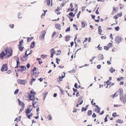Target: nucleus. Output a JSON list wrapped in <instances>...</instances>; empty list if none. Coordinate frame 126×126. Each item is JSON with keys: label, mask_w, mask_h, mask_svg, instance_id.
Instances as JSON below:
<instances>
[{"label": "nucleus", "mask_w": 126, "mask_h": 126, "mask_svg": "<svg viewBox=\"0 0 126 126\" xmlns=\"http://www.w3.org/2000/svg\"><path fill=\"white\" fill-rule=\"evenodd\" d=\"M103 58V56L102 54H100L98 57V59L99 60H102Z\"/></svg>", "instance_id": "a211bd4d"}, {"label": "nucleus", "mask_w": 126, "mask_h": 126, "mask_svg": "<svg viewBox=\"0 0 126 126\" xmlns=\"http://www.w3.org/2000/svg\"><path fill=\"white\" fill-rule=\"evenodd\" d=\"M65 75L63 76V75L62 76H59V77L58 78H57V81L59 82L60 81H61L63 80V79Z\"/></svg>", "instance_id": "ddd939ff"}, {"label": "nucleus", "mask_w": 126, "mask_h": 126, "mask_svg": "<svg viewBox=\"0 0 126 126\" xmlns=\"http://www.w3.org/2000/svg\"><path fill=\"white\" fill-rule=\"evenodd\" d=\"M36 94V93L34 92V90H32L28 94L29 100H30L34 101L35 99L34 96Z\"/></svg>", "instance_id": "7ed1b4c3"}, {"label": "nucleus", "mask_w": 126, "mask_h": 126, "mask_svg": "<svg viewBox=\"0 0 126 126\" xmlns=\"http://www.w3.org/2000/svg\"><path fill=\"white\" fill-rule=\"evenodd\" d=\"M36 68L35 67H34L33 69L31 71L32 74L31 76L32 77V79L30 83L31 85H32V83L34 82L36 80V79H34V78H36L38 75V73H37L36 72Z\"/></svg>", "instance_id": "f03ea898"}, {"label": "nucleus", "mask_w": 126, "mask_h": 126, "mask_svg": "<svg viewBox=\"0 0 126 126\" xmlns=\"http://www.w3.org/2000/svg\"><path fill=\"white\" fill-rule=\"evenodd\" d=\"M23 43V40H22L21 41H20L19 42V44L18 45H21L22 46V44Z\"/></svg>", "instance_id": "79ce46f5"}, {"label": "nucleus", "mask_w": 126, "mask_h": 126, "mask_svg": "<svg viewBox=\"0 0 126 126\" xmlns=\"http://www.w3.org/2000/svg\"><path fill=\"white\" fill-rule=\"evenodd\" d=\"M107 84V86L106 87V88H107L108 87V85H110L111 86H112L114 85L115 84L114 83H112L111 82H109V83L108 84Z\"/></svg>", "instance_id": "4be33fe9"}, {"label": "nucleus", "mask_w": 126, "mask_h": 126, "mask_svg": "<svg viewBox=\"0 0 126 126\" xmlns=\"http://www.w3.org/2000/svg\"><path fill=\"white\" fill-rule=\"evenodd\" d=\"M71 37L69 35H67L65 37V39H70Z\"/></svg>", "instance_id": "c03bdc74"}, {"label": "nucleus", "mask_w": 126, "mask_h": 126, "mask_svg": "<svg viewBox=\"0 0 126 126\" xmlns=\"http://www.w3.org/2000/svg\"><path fill=\"white\" fill-rule=\"evenodd\" d=\"M19 90L18 89L16 90L14 92V94H17L19 92Z\"/></svg>", "instance_id": "37998d69"}, {"label": "nucleus", "mask_w": 126, "mask_h": 126, "mask_svg": "<svg viewBox=\"0 0 126 126\" xmlns=\"http://www.w3.org/2000/svg\"><path fill=\"white\" fill-rule=\"evenodd\" d=\"M68 15L69 16H71L72 17H74L75 16V15L73 14V12H71Z\"/></svg>", "instance_id": "c9c22d12"}, {"label": "nucleus", "mask_w": 126, "mask_h": 126, "mask_svg": "<svg viewBox=\"0 0 126 126\" xmlns=\"http://www.w3.org/2000/svg\"><path fill=\"white\" fill-rule=\"evenodd\" d=\"M56 32H54L52 35V37H53L55 35H56Z\"/></svg>", "instance_id": "e2e57ef3"}, {"label": "nucleus", "mask_w": 126, "mask_h": 126, "mask_svg": "<svg viewBox=\"0 0 126 126\" xmlns=\"http://www.w3.org/2000/svg\"><path fill=\"white\" fill-rule=\"evenodd\" d=\"M57 52H58V53L56 54V55H59L60 54L61 52L60 50L57 51Z\"/></svg>", "instance_id": "58836bf2"}, {"label": "nucleus", "mask_w": 126, "mask_h": 126, "mask_svg": "<svg viewBox=\"0 0 126 126\" xmlns=\"http://www.w3.org/2000/svg\"><path fill=\"white\" fill-rule=\"evenodd\" d=\"M88 40V42L89 43L90 42L91 40H84V41L83 42V43L84 44L85 48L86 47H87V44L88 43L87 42Z\"/></svg>", "instance_id": "f8f14e48"}, {"label": "nucleus", "mask_w": 126, "mask_h": 126, "mask_svg": "<svg viewBox=\"0 0 126 126\" xmlns=\"http://www.w3.org/2000/svg\"><path fill=\"white\" fill-rule=\"evenodd\" d=\"M58 7H57V9H56V10H55V12L58 14V15H59L60 14V12H59V11L60 10V8H59V10L58 9Z\"/></svg>", "instance_id": "393cba45"}, {"label": "nucleus", "mask_w": 126, "mask_h": 126, "mask_svg": "<svg viewBox=\"0 0 126 126\" xmlns=\"http://www.w3.org/2000/svg\"><path fill=\"white\" fill-rule=\"evenodd\" d=\"M82 27L84 28L85 26H87V24L85 21H82L81 22Z\"/></svg>", "instance_id": "f3484780"}, {"label": "nucleus", "mask_w": 126, "mask_h": 126, "mask_svg": "<svg viewBox=\"0 0 126 126\" xmlns=\"http://www.w3.org/2000/svg\"><path fill=\"white\" fill-rule=\"evenodd\" d=\"M66 2V1H63V2L62 4L60 6L61 7H63L65 4Z\"/></svg>", "instance_id": "473e14b6"}, {"label": "nucleus", "mask_w": 126, "mask_h": 126, "mask_svg": "<svg viewBox=\"0 0 126 126\" xmlns=\"http://www.w3.org/2000/svg\"><path fill=\"white\" fill-rule=\"evenodd\" d=\"M18 104L19 106L22 107L25 106V104L24 103L20 100L19 99H18Z\"/></svg>", "instance_id": "2eb2a0df"}, {"label": "nucleus", "mask_w": 126, "mask_h": 126, "mask_svg": "<svg viewBox=\"0 0 126 126\" xmlns=\"http://www.w3.org/2000/svg\"><path fill=\"white\" fill-rule=\"evenodd\" d=\"M17 82L21 85H24L27 82V80L26 79L22 80L21 79H18L17 80Z\"/></svg>", "instance_id": "423d86ee"}, {"label": "nucleus", "mask_w": 126, "mask_h": 126, "mask_svg": "<svg viewBox=\"0 0 126 126\" xmlns=\"http://www.w3.org/2000/svg\"><path fill=\"white\" fill-rule=\"evenodd\" d=\"M118 115H117L116 113V112L112 114V116L113 117H116Z\"/></svg>", "instance_id": "6e6d98bb"}, {"label": "nucleus", "mask_w": 126, "mask_h": 126, "mask_svg": "<svg viewBox=\"0 0 126 126\" xmlns=\"http://www.w3.org/2000/svg\"><path fill=\"white\" fill-rule=\"evenodd\" d=\"M113 11H114L115 12H116V11H117V10L118 9V8L117 7L115 8V7H113Z\"/></svg>", "instance_id": "e433bc0d"}, {"label": "nucleus", "mask_w": 126, "mask_h": 126, "mask_svg": "<svg viewBox=\"0 0 126 126\" xmlns=\"http://www.w3.org/2000/svg\"><path fill=\"white\" fill-rule=\"evenodd\" d=\"M47 56L46 55L42 54L41 55V57L43 59H45L47 57Z\"/></svg>", "instance_id": "2f4dec72"}, {"label": "nucleus", "mask_w": 126, "mask_h": 126, "mask_svg": "<svg viewBox=\"0 0 126 126\" xmlns=\"http://www.w3.org/2000/svg\"><path fill=\"white\" fill-rule=\"evenodd\" d=\"M108 47L109 48H110V47H112V44L111 43H110L108 44Z\"/></svg>", "instance_id": "a18cd8bd"}, {"label": "nucleus", "mask_w": 126, "mask_h": 126, "mask_svg": "<svg viewBox=\"0 0 126 126\" xmlns=\"http://www.w3.org/2000/svg\"><path fill=\"white\" fill-rule=\"evenodd\" d=\"M18 68V69H17V70L18 71L22 72L25 71L26 70V67L25 66L22 65L20 66Z\"/></svg>", "instance_id": "0eeeda50"}, {"label": "nucleus", "mask_w": 126, "mask_h": 126, "mask_svg": "<svg viewBox=\"0 0 126 126\" xmlns=\"http://www.w3.org/2000/svg\"><path fill=\"white\" fill-rule=\"evenodd\" d=\"M70 30V27L67 28L66 30H65V32H69Z\"/></svg>", "instance_id": "603ef678"}, {"label": "nucleus", "mask_w": 126, "mask_h": 126, "mask_svg": "<svg viewBox=\"0 0 126 126\" xmlns=\"http://www.w3.org/2000/svg\"><path fill=\"white\" fill-rule=\"evenodd\" d=\"M98 33L99 34H100L101 33V32H102V30L101 29V26H99L98 28Z\"/></svg>", "instance_id": "412c9836"}, {"label": "nucleus", "mask_w": 126, "mask_h": 126, "mask_svg": "<svg viewBox=\"0 0 126 126\" xmlns=\"http://www.w3.org/2000/svg\"><path fill=\"white\" fill-rule=\"evenodd\" d=\"M36 60L38 61V63L39 64H41L42 63L41 58H37Z\"/></svg>", "instance_id": "cd10ccee"}, {"label": "nucleus", "mask_w": 126, "mask_h": 126, "mask_svg": "<svg viewBox=\"0 0 126 126\" xmlns=\"http://www.w3.org/2000/svg\"><path fill=\"white\" fill-rule=\"evenodd\" d=\"M48 93L47 92H45L43 94V96L44 97V99L46 97V96L48 94Z\"/></svg>", "instance_id": "b1692460"}, {"label": "nucleus", "mask_w": 126, "mask_h": 126, "mask_svg": "<svg viewBox=\"0 0 126 126\" xmlns=\"http://www.w3.org/2000/svg\"><path fill=\"white\" fill-rule=\"evenodd\" d=\"M75 43L76 44V42H80V40H74Z\"/></svg>", "instance_id": "bf43d9fd"}, {"label": "nucleus", "mask_w": 126, "mask_h": 126, "mask_svg": "<svg viewBox=\"0 0 126 126\" xmlns=\"http://www.w3.org/2000/svg\"><path fill=\"white\" fill-rule=\"evenodd\" d=\"M14 24H10L9 25V26L11 28H14Z\"/></svg>", "instance_id": "49530a36"}, {"label": "nucleus", "mask_w": 126, "mask_h": 126, "mask_svg": "<svg viewBox=\"0 0 126 126\" xmlns=\"http://www.w3.org/2000/svg\"><path fill=\"white\" fill-rule=\"evenodd\" d=\"M35 45V42L33 41L32 42L31 46V48H33L34 47Z\"/></svg>", "instance_id": "7c9ffc66"}, {"label": "nucleus", "mask_w": 126, "mask_h": 126, "mask_svg": "<svg viewBox=\"0 0 126 126\" xmlns=\"http://www.w3.org/2000/svg\"><path fill=\"white\" fill-rule=\"evenodd\" d=\"M21 15V14L20 13H19L18 14V18L21 19V17L20 16Z\"/></svg>", "instance_id": "8fccbe9b"}, {"label": "nucleus", "mask_w": 126, "mask_h": 126, "mask_svg": "<svg viewBox=\"0 0 126 126\" xmlns=\"http://www.w3.org/2000/svg\"><path fill=\"white\" fill-rule=\"evenodd\" d=\"M69 72L71 73H75V71L74 69H73L72 70L70 71Z\"/></svg>", "instance_id": "052dcab7"}, {"label": "nucleus", "mask_w": 126, "mask_h": 126, "mask_svg": "<svg viewBox=\"0 0 126 126\" xmlns=\"http://www.w3.org/2000/svg\"><path fill=\"white\" fill-rule=\"evenodd\" d=\"M119 29V28L118 26H117L115 28V30L116 31H118Z\"/></svg>", "instance_id": "69168bd1"}, {"label": "nucleus", "mask_w": 126, "mask_h": 126, "mask_svg": "<svg viewBox=\"0 0 126 126\" xmlns=\"http://www.w3.org/2000/svg\"><path fill=\"white\" fill-rule=\"evenodd\" d=\"M122 39V38L120 36H118L115 38V39Z\"/></svg>", "instance_id": "ea45409f"}, {"label": "nucleus", "mask_w": 126, "mask_h": 126, "mask_svg": "<svg viewBox=\"0 0 126 126\" xmlns=\"http://www.w3.org/2000/svg\"><path fill=\"white\" fill-rule=\"evenodd\" d=\"M100 45L99 44L97 48L99 50H101L102 49V48L101 47H100Z\"/></svg>", "instance_id": "de8ad7c7"}, {"label": "nucleus", "mask_w": 126, "mask_h": 126, "mask_svg": "<svg viewBox=\"0 0 126 126\" xmlns=\"http://www.w3.org/2000/svg\"><path fill=\"white\" fill-rule=\"evenodd\" d=\"M108 115H107L104 119L105 122H106L108 121L107 117L108 116Z\"/></svg>", "instance_id": "3c124183"}, {"label": "nucleus", "mask_w": 126, "mask_h": 126, "mask_svg": "<svg viewBox=\"0 0 126 126\" xmlns=\"http://www.w3.org/2000/svg\"><path fill=\"white\" fill-rule=\"evenodd\" d=\"M25 108V106H23L21 107V108L20 110V112L21 111H23L24 110V109Z\"/></svg>", "instance_id": "4d7b16f0"}, {"label": "nucleus", "mask_w": 126, "mask_h": 126, "mask_svg": "<svg viewBox=\"0 0 126 126\" xmlns=\"http://www.w3.org/2000/svg\"><path fill=\"white\" fill-rule=\"evenodd\" d=\"M27 109L31 111L33 109V108L32 105H30L28 107Z\"/></svg>", "instance_id": "c756f323"}, {"label": "nucleus", "mask_w": 126, "mask_h": 126, "mask_svg": "<svg viewBox=\"0 0 126 126\" xmlns=\"http://www.w3.org/2000/svg\"><path fill=\"white\" fill-rule=\"evenodd\" d=\"M120 99L123 103H125L126 102V95L124 96H122V95L120 96Z\"/></svg>", "instance_id": "9d476101"}, {"label": "nucleus", "mask_w": 126, "mask_h": 126, "mask_svg": "<svg viewBox=\"0 0 126 126\" xmlns=\"http://www.w3.org/2000/svg\"><path fill=\"white\" fill-rule=\"evenodd\" d=\"M118 92H117L116 93L114 94L113 95V98H114V97H117L118 95V94H117Z\"/></svg>", "instance_id": "72a5a7b5"}, {"label": "nucleus", "mask_w": 126, "mask_h": 126, "mask_svg": "<svg viewBox=\"0 0 126 126\" xmlns=\"http://www.w3.org/2000/svg\"><path fill=\"white\" fill-rule=\"evenodd\" d=\"M21 118H20V117L17 118H16L15 119L14 121H17L19 120V121H20V120Z\"/></svg>", "instance_id": "a19ab883"}, {"label": "nucleus", "mask_w": 126, "mask_h": 126, "mask_svg": "<svg viewBox=\"0 0 126 126\" xmlns=\"http://www.w3.org/2000/svg\"><path fill=\"white\" fill-rule=\"evenodd\" d=\"M92 114V111L91 110H89L87 112V115L88 116L91 115Z\"/></svg>", "instance_id": "c85d7f7f"}, {"label": "nucleus", "mask_w": 126, "mask_h": 126, "mask_svg": "<svg viewBox=\"0 0 126 126\" xmlns=\"http://www.w3.org/2000/svg\"><path fill=\"white\" fill-rule=\"evenodd\" d=\"M82 98L83 97L82 96H80L79 97L78 100V102H80L79 103L77 104L76 105V106L77 107H78L79 105H81L82 103L83 102V101L82 100Z\"/></svg>", "instance_id": "1a4fd4ad"}, {"label": "nucleus", "mask_w": 126, "mask_h": 126, "mask_svg": "<svg viewBox=\"0 0 126 126\" xmlns=\"http://www.w3.org/2000/svg\"><path fill=\"white\" fill-rule=\"evenodd\" d=\"M45 2H47V4L48 6H49L50 5V0H45Z\"/></svg>", "instance_id": "a878e982"}, {"label": "nucleus", "mask_w": 126, "mask_h": 126, "mask_svg": "<svg viewBox=\"0 0 126 126\" xmlns=\"http://www.w3.org/2000/svg\"><path fill=\"white\" fill-rule=\"evenodd\" d=\"M55 27L57 29L59 30H60L61 29V26L59 24H56Z\"/></svg>", "instance_id": "aec40b11"}, {"label": "nucleus", "mask_w": 126, "mask_h": 126, "mask_svg": "<svg viewBox=\"0 0 126 126\" xmlns=\"http://www.w3.org/2000/svg\"><path fill=\"white\" fill-rule=\"evenodd\" d=\"M117 123H123V121L121 119H118L116 121Z\"/></svg>", "instance_id": "4c0bfd02"}, {"label": "nucleus", "mask_w": 126, "mask_h": 126, "mask_svg": "<svg viewBox=\"0 0 126 126\" xmlns=\"http://www.w3.org/2000/svg\"><path fill=\"white\" fill-rule=\"evenodd\" d=\"M92 117L93 118H94L96 117V115L94 113H93V114L92 116Z\"/></svg>", "instance_id": "5fc2aeb1"}, {"label": "nucleus", "mask_w": 126, "mask_h": 126, "mask_svg": "<svg viewBox=\"0 0 126 126\" xmlns=\"http://www.w3.org/2000/svg\"><path fill=\"white\" fill-rule=\"evenodd\" d=\"M110 71L111 73H112L115 71V70L113 69L112 67H111V69L110 70Z\"/></svg>", "instance_id": "f704fd0d"}, {"label": "nucleus", "mask_w": 126, "mask_h": 126, "mask_svg": "<svg viewBox=\"0 0 126 126\" xmlns=\"http://www.w3.org/2000/svg\"><path fill=\"white\" fill-rule=\"evenodd\" d=\"M31 111L29 110L28 109L25 111V112L26 114V115L27 117L28 118L30 119L31 117H32L33 115V114L32 113H31L30 114H28L31 113Z\"/></svg>", "instance_id": "39448f33"}, {"label": "nucleus", "mask_w": 126, "mask_h": 126, "mask_svg": "<svg viewBox=\"0 0 126 126\" xmlns=\"http://www.w3.org/2000/svg\"><path fill=\"white\" fill-rule=\"evenodd\" d=\"M46 32L45 30H44L43 31V33L42 35H40L39 38L40 39H43L44 38V37Z\"/></svg>", "instance_id": "4468645a"}, {"label": "nucleus", "mask_w": 126, "mask_h": 126, "mask_svg": "<svg viewBox=\"0 0 126 126\" xmlns=\"http://www.w3.org/2000/svg\"><path fill=\"white\" fill-rule=\"evenodd\" d=\"M109 47L108 46H105L104 48L105 49L108 50L109 49Z\"/></svg>", "instance_id": "13d9d810"}, {"label": "nucleus", "mask_w": 126, "mask_h": 126, "mask_svg": "<svg viewBox=\"0 0 126 126\" xmlns=\"http://www.w3.org/2000/svg\"><path fill=\"white\" fill-rule=\"evenodd\" d=\"M51 53V57L52 58H53V55L55 53V51L54 48H52L50 50Z\"/></svg>", "instance_id": "9b49d317"}, {"label": "nucleus", "mask_w": 126, "mask_h": 126, "mask_svg": "<svg viewBox=\"0 0 126 126\" xmlns=\"http://www.w3.org/2000/svg\"><path fill=\"white\" fill-rule=\"evenodd\" d=\"M29 51L30 50L29 49L27 50L25 52V55L21 57L20 59L22 61H24L26 60L27 59L26 57L28 56L29 55H30L32 52H31L27 54V52Z\"/></svg>", "instance_id": "20e7f679"}, {"label": "nucleus", "mask_w": 126, "mask_h": 126, "mask_svg": "<svg viewBox=\"0 0 126 126\" xmlns=\"http://www.w3.org/2000/svg\"><path fill=\"white\" fill-rule=\"evenodd\" d=\"M8 67L6 64H3L1 69V71H4L8 70Z\"/></svg>", "instance_id": "6e6552de"}, {"label": "nucleus", "mask_w": 126, "mask_h": 126, "mask_svg": "<svg viewBox=\"0 0 126 126\" xmlns=\"http://www.w3.org/2000/svg\"><path fill=\"white\" fill-rule=\"evenodd\" d=\"M17 60H16V63H17V64H16V66L15 67V68H18V67H19V66H18V65L20 63V62L19 61V58L17 57Z\"/></svg>", "instance_id": "6ab92c4d"}, {"label": "nucleus", "mask_w": 126, "mask_h": 126, "mask_svg": "<svg viewBox=\"0 0 126 126\" xmlns=\"http://www.w3.org/2000/svg\"><path fill=\"white\" fill-rule=\"evenodd\" d=\"M48 119L50 120H51L52 119V117L50 116V115H49L48 116Z\"/></svg>", "instance_id": "774afa93"}, {"label": "nucleus", "mask_w": 126, "mask_h": 126, "mask_svg": "<svg viewBox=\"0 0 126 126\" xmlns=\"http://www.w3.org/2000/svg\"><path fill=\"white\" fill-rule=\"evenodd\" d=\"M119 92V94L120 96L122 95L123 94V90L121 88L119 89L118 91L117 92Z\"/></svg>", "instance_id": "dca6fc26"}, {"label": "nucleus", "mask_w": 126, "mask_h": 126, "mask_svg": "<svg viewBox=\"0 0 126 126\" xmlns=\"http://www.w3.org/2000/svg\"><path fill=\"white\" fill-rule=\"evenodd\" d=\"M81 13V11H79V12L78 13V14L77 15V18H79V16L80 14V13Z\"/></svg>", "instance_id": "680f3d73"}, {"label": "nucleus", "mask_w": 126, "mask_h": 126, "mask_svg": "<svg viewBox=\"0 0 126 126\" xmlns=\"http://www.w3.org/2000/svg\"><path fill=\"white\" fill-rule=\"evenodd\" d=\"M117 15L118 17L119 16L121 17L122 15V12L120 13H118Z\"/></svg>", "instance_id": "0e129e2a"}, {"label": "nucleus", "mask_w": 126, "mask_h": 126, "mask_svg": "<svg viewBox=\"0 0 126 126\" xmlns=\"http://www.w3.org/2000/svg\"><path fill=\"white\" fill-rule=\"evenodd\" d=\"M112 80V78L111 77H110L109 78V79L107 80V81L106 82L105 81L104 82V83L105 84H108L109 82V81L111 80Z\"/></svg>", "instance_id": "bb28decb"}, {"label": "nucleus", "mask_w": 126, "mask_h": 126, "mask_svg": "<svg viewBox=\"0 0 126 126\" xmlns=\"http://www.w3.org/2000/svg\"><path fill=\"white\" fill-rule=\"evenodd\" d=\"M87 110V108H85L83 107L81 111L82 112L84 111H85L86 110Z\"/></svg>", "instance_id": "864d4df0"}, {"label": "nucleus", "mask_w": 126, "mask_h": 126, "mask_svg": "<svg viewBox=\"0 0 126 126\" xmlns=\"http://www.w3.org/2000/svg\"><path fill=\"white\" fill-rule=\"evenodd\" d=\"M4 51H2L0 53V58L3 59L4 56L6 58H8L12 55V49H9L7 46H5L4 48Z\"/></svg>", "instance_id": "f257e3e1"}, {"label": "nucleus", "mask_w": 126, "mask_h": 126, "mask_svg": "<svg viewBox=\"0 0 126 126\" xmlns=\"http://www.w3.org/2000/svg\"><path fill=\"white\" fill-rule=\"evenodd\" d=\"M97 110H96V111L97 113H99L100 111V109L98 107L97 108Z\"/></svg>", "instance_id": "09e8293b"}, {"label": "nucleus", "mask_w": 126, "mask_h": 126, "mask_svg": "<svg viewBox=\"0 0 126 126\" xmlns=\"http://www.w3.org/2000/svg\"><path fill=\"white\" fill-rule=\"evenodd\" d=\"M38 80L41 82L43 80V79L42 78H41L38 79Z\"/></svg>", "instance_id": "338daca9"}, {"label": "nucleus", "mask_w": 126, "mask_h": 126, "mask_svg": "<svg viewBox=\"0 0 126 126\" xmlns=\"http://www.w3.org/2000/svg\"><path fill=\"white\" fill-rule=\"evenodd\" d=\"M19 49L21 51H22L23 50L24 47H22V46L18 45Z\"/></svg>", "instance_id": "5701e85b"}]
</instances>
